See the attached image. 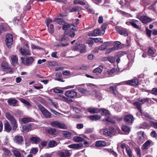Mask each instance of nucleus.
<instances>
[{
    "label": "nucleus",
    "mask_w": 157,
    "mask_h": 157,
    "mask_svg": "<svg viewBox=\"0 0 157 157\" xmlns=\"http://www.w3.org/2000/svg\"><path fill=\"white\" fill-rule=\"evenodd\" d=\"M22 63L26 66H30L33 63L34 59L31 56L27 57L25 58L21 57V58Z\"/></svg>",
    "instance_id": "obj_1"
},
{
    "label": "nucleus",
    "mask_w": 157,
    "mask_h": 157,
    "mask_svg": "<svg viewBox=\"0 0 157 157\" xmlns=\"http://www.w3.org/2000/svg\"><path fill=\"white\" fill-rule=\"evenodd\" d=\"M136 18L140 20L142 23L145 24L155 20L154 19L144 15L140 16L138 15L136 16Z\"/></svg>",
    "instance_id": "obj_2"
},
{
    "label": "nucleus",
    "mask_w": 157,
    "mask_h": 157,
    "mask_svg": "<svg viewBox=\"0 0 157 157\" xmlns=\"http://www.w3.org/2000/svg\"><path fill=\"white\" fill-rule=\"evenodd\" d=\"M50 125L53 127L59 128L63 129L67 128V126L65 124L58 121H54L51 122L50 123Z\"/></svg>",
    "instance_id": "obj_3"
},
{
    "label": "nucleus",
    "mask_w": 157,
    "mask_h": 157,
    "mask_svg": "<svg viewBox=\"0 0 157 157\" xmlns=\"http://www.w3.org/2000/svg\"><path fill=\"white\" fill-rule=\"evenodd\" d=\"M39 109L41 111L43 116L47 118H50L51 117V113L47 110L44 107L41 105H37Z\"/></svg>",
    "instance_id": "obj_4"
},
{
    "label": "nucleus",
    "mask_w": 157,
    "mask_h": 157,
    "mask_svg": "<svg viewBox=\"0 0 157 157\" xmlns=\"http://www.w3.org/2000/svg\"><path fill=\"white\" fill-rule=\"evenodd\" d=\"M6 43L8 48H10L13 42V36L11 34H8L6 36Z\"/></svg>",
    "instance_id": "obj_5"
},
{
    "label": "nucleus",
    "mask_w": 157,
    "mask_h": 157,
    "mask_svg": "<svg viewBox=\"0 0 157 157\" xmlns=\"http://www.w3.org/2000/svg\"><path fill=\"white\" fill-rule=\"evenodd\" d=\"M65 95L68 98H74L76 97L77 93L75 91L71 90L67 91L65 93Z\"/></svg>",
    "instance_id": "obj_6"
},
{
    "label": "nucleus",
    "mask_w": 157,
    "mask_h": 157,
    "mask_svg": "<svg viewBox=\"0 0 157 157\" xmlns=\"http://www.w3.org/2000/svg\"><path fill=\"white\" fill-rule=\"evenodd\" d=\"M114 132V129L113 128H109L103 129V133L106 136H111L113 135Z\"/></svg>",
    "instance_id": "obj_7"
},
{
    "label": "nucleus",
    "mask_w": 157,
    "mask_h": 157,
    "mask_svg": "<svg viewBox=\"0 0 157 157\" xmlns=\"http://www.w3.org/2000/svg\"><path fill=\"white\" fill-rule=\"evenodd\" d=\"M13 140L15 143L21 145L23 143L24 139L23 136L17 135L14 137Z\"/></svg>",
    "instance_id": "obj_8"
},
{
    "label": "nucleus",
    "mask_w": 157,
    "mask_h": 157,
    "mask_svg": "<svg viewBox=\"0 0 157 157\" xmlns=\"http://www.w3.org/2000/svg\"><path fill=\"white\" fill-rule=\"evenodd\" d=\"M25 49L24 48H21L20 50V52L21 54L23 55H31V53L30 52L29 50L28 44H26L25 46Z\"/></svg>",
    "instance_id": "obj_9"
},
{
    "label": "nucleus",
    "mask_w": 157,
    "mask_h": 157,
    "mask_svg": "<svg viewBox=\"0 0 157 157\" xmlns=\"http://www.w3.org/2000/svg\"><path fill=\"white\" fill-rule=\"evenodd\" d=\"M105 33V30H101L99 29H97L94 30L92 33H91L92 36H96L98 35H103Z\"/></svg>",
    "instance_id": "obj_10"
},
{
    "label": "nucleus",
    "mask_w": 157,
    "mask_h": 157,
    "mask_svg": "<svg viewBox=\"0 0 157 157\" xmlns=\"http://www.w3.org/2000/svg\"><path fill=\"white\" fill-rule=\"evenodd\" d=\"M71 154V153L68 150H64L60 151L59 153V157H69Z\"/></svg>",
    "instance_id": "obj_11"
},
{
    "label": "nucleus",
    "mask_w": 157,
    "mask_h": 157,
    "mask_svg": "<svg viewBox=\"0 0 157 157\" xmlns=\"http://www.w3.org/2000/svg\"><path fill=\"white\" fill-rule=\"evenodd\" d=\"M124 82L127 84H130L131 85L136 86L138 85V81L137 78L135 77L134 78V79L133 80L127 81Z\"/></svg>",
    "instance_id": "obj_12"
},
{
    "label": "nucleus",
    "mask_w": 157,
    "mask_h": 157,
    "mask_svg": "<svg viewBox=\"0 0 157 157\" xmlns=\"http://www.w3.org/2000/svg\"><path fill=\"white\" fill-rule=\"evenodd\" d=\"M107 144L106 142L104 140H98L95 142V146L97 147H103L105 146Z\"/></svg>",
    "instance_id": "obj_13"
},
{
    "label": "nucleus",
    "mask_w": 157,
    "mask_h": 157,
    "mask_svg": "<svg viewBox=\"0 0 157 157\" xmlns=\"http://www.w3.org/2000/svg\"><path fill=\"white\" fill-rule=\"evenodd\" d=\"M133 119V116L130 114L126 115L124 117L125 121L126 123L130 124L132 123Z\"/></svg>",
    "instance_id": "obj_14"
},
{
    "label": "nucleus",
    "mask_w": 157,
    "mask_h": 157,
    "mask_svg": "<svg viewBox=\"0 0 157 157\" xmlns=\"http://www.w3.org/2000/svg\"><path fill=\"white\" fill-rule=\"evenodd\" d=\"M83 146L82 143L72 144L68 146V147L70 148L78 149L81 148Z\"/></svg>",
    "instance_id": "obj_15"
},
{
    "label": "nucleus",
    "mask_w": 157,
    "mask_h": 157,
    "mask_svg": "<svg viewBox=\"0 0 157 157\" xmlns=\"http://www.w3.org/2000/svg\"><path fill=\"white\" fill-rule=\"evenodd\" d=\"M87 111L91 113H97L100 112V109L97 108L90 107L87 108Z\"/></svg>",
    "instance_id": "obj_16"
},
{
    "label": "nucleus",
    "mask_w": 157,
    "mask_h": 157,
    "mask_svg": "<svg viewBox=\"0 0 157 157\" xmlns=\"http://www.w3.org/2000/svg\"><path fill=\"white\" fill-rule=\"evenodd\" d=\"M78 90L80 93L84 95H88L91 94L90 92L86 89L79 88H78Z\"/></svg>",
    "instance_id": "obj_17"
},
{
    "label": "nucleus",
    "mask_w": 157,
    "mask_h": 157,
    "mask_svg": "<svg viewBox=\"0 0 157 157\" xmlns=\"http://www.w3.org/2000/svg\"><path fill=\"white\" fill-rule=\"evenodd\" d=\"M57 99L66 102H68L70 101H72V100L70 99L63 95H60L58 96Z\"/></svg>",
    "instance_id": "obj_18"
},
{
    "label": "nucleus",
    "mask_w": 157,
    "mask_h": 157,
    "mask_svg": "<svg viewBox=\"0 0 157 157\" xmlns=\"http://www.w3.org/2000/svg\"><path fill=\"white\" fill-rule=\"evenodd\" d=\"M139 21L138 20L132 19L129 22L133 27L136 29H139L140 28V27L139 26L136 25V24Z\"/></svg>",
    "instance_id": "obj_19"
},
{
    "label": "nucleus",
    "mask_w": 157,
    "mask_h": 157,
    "mask_svg": "<svg viewBox=\"0 0 157 157\" xmlns=\"http://www.w3.org/2000/svg\"><path fill=\"white\" fill-rule=\"evenodd\" d=\"M116 30L120 34L123 35L125 36L127 35V32L124 30L123 29L121 28L116 27Z\"/></svg>",
    "instance_id": "obj_20"
},
{
    "label": "nucleus",
    "mask_w": 157,
    "mask_h": 157,
    "mask_svg": "<svg viewBox=\"0 0 157 157\" xmlns=\"http://www.w3.org/2000/svg\"><path fill=\"white\" fill-rule=\"evenodd\" d=\"M4 128L5 130L7 132H10L11 129V127L8 122L6 121L4 123Z\"/></svg>",
    "instance_id": "obj_21"
},
{
    "label": "nucleus",
    "mask_w": 157,
    "mask_h": 157,
    "mask_svg": "<svg viewBox=\"0 0 157 157\" xmlns=\"http://www.w3.org/2000/svg\"><path fill=\"white\" fill-rule=\"evenodd\" d=\"M30 140L33 143L38 144L40 143L41 139L38 137L33 136L30 138Z\"/></svg>",
    "instance_id": "obj_22"
},
{
    "label": "nucleus",
    "mask_w": 157,
    "mask_h": 157,
    "mask_svg": "<svg viewBox=\"0 0 157 157\" xmlns=\"http://www.w3.org/2000/svg\"><path fill=\"white\" fill-rule=\"evenodd\" d=\"M103 66L102 65L99 66L95 69H94L93 72L94 73H101L102 72Z\"/></svg>",
    "instance_id": "obj_23"
},
{
    "label": "nucleus",
    "mask_w": 157,
    "mask_h": 157,
    "mask_svg": "<svg viewBox=\"0 0 157 157\" xmlns=\"http://www.w3.org/2000/svg\"><path fill=\"white\" fill-rule=\"evenodd\" d=\"M2 68L3 69H6L8 68L10 69V73L13 72V69L11 68L8 67L7 63L6 62L4 61L2 62L1 64Z\"/></svg>",
    "instance_id": "obj_24"
},
{
    "label": "nucleus",
    "mask_w": 157,
    "mask_h": 157,
    "mask_svg": "<svg viewBox=\"0 0 157 157\" xmlns=\"http://www.w3.org/2000/svg\"><path fill=\"white\" fill-rule=\"evenodd\" d=\"M11 64L13 65H15L17 64L18 63L17 57L15 55H13L11 57Z\"/></svg>",
    "instance_id": "obj_25"
},
{
    "label": "nucleus",
    "mask_w": 157,
    "mask_h": 157,
    "mask_svg": "<svg viewBox=\"0 0 157 157\" xmlns=\"http://www.w3.org/2000/svg\"><path fill=\"white\" fill-rule=\"evenodd\" d=\"M17 100L14 99H10L8 101V104L13 106H16L17 103Z\"/></svg>",
    "instance_id": "obj_26"
},
{
    "label": "nucleus",
    "mask_w": 157,
    "mask_h": 157,
    "mask_svg": "<svg viewBox=\"0 0 157 157\" xmlns=\"http://www.w3.org/2000/svg\"><path fill=\"white\" fill-rule=\"evenodd\" d=\"M53 21L56 22L59 24L62 25L64 24L65 22L63 19L61 18H55L53 20Z\"/></svg>",
    "instance_id": "obj_27"
},
{
    "label": "nucleus",
    "mask_w": 157,
    "mask_h": 157,
    "mask_svg": "<svg viewBox=\"0 0 157 157\" xmlns=\"http://www.w3.org/2000/svg\"><path fill=\"white\" fill-rule=\"evenodd\" d=\"M100 112H101V114L103 115L109 117V116L110 115L109 112L108 110L104 109H100Z\"/></svg>",
    "instance_id": "obj_28"
},
{
    "label": "nucleus",
    "mask_w": 157,
    "mask_h": 157,
    "mask_svg": "<svg viewBox=\"0 0 157 157\" xmlns=\"http://www.w3.org/2000/svg\"><path fill=\"white\" fill-rule=\"evenodd\" d=\"M32 119V118L29 117H23L21 118V121L22 123L25 124L31 121Z\"/></svg>",
    "instance_id": "obj_29"
},
{
    "label": "nucleus",
    "mask_w": 157,
    "mask_h": 157,
    "mask_svg": "<svg viewBox=\"0 0 157 157\" xmlns=\"http://www.w3.org/2000/svg\"><path fill=\"white\" fill-rule=\"evenodd\" d=\"M6 117L10 122L15 120V119L10 114L6 113L5 114Z\"/></svg>",
    "instance_id": "obj_30"
},
{
    "label": "nucleus",
    "mask_w": 157,
    "mask_h": 157,
    "mask_svg": "<svg viewBox=\"0 0 157 157\" xmlns=\"http://www.w3.org/2000/svg\"><path fill=\"white\" fill-rule=\"evenodd\" d=\"M101 118L100 116L98 115H94L90 116L89 117L90 119L92 121H96L100 119Z\"/></svg>",
    "instance_id": "obj_31"
},
{
    "label": "nucleus",
    "mask_w": 157,
    "mask_h": 157,
    "mask_svg": "<svg viewBox=\"0 0 157 157\" xmlns=\"http://www.w3.org/2000/svg\"><path fill=\"white\" fill-rule=\"evenodd\" d=\"M151 142L149 141H147L142 146V150H144L148 148V146L150 145Z\"/></svg>",
    "instance_id": "obj_32"
},
{
    "label": "nucleus",
    "mask_w": 157,
    "mask_h": 157,
    "mask_svg": "<svg viewBox=\"0 0 157 157\" xmlns=\"http://www.w3.org/2000/svg\"><path fill=\"white\" fill-rule=\"evenodd\" d=\"M57 145V143L55 141L51 140H50L48 143V146L50 147H53Z\"/></svg>",
    "instance_id": "obj_33"
},
{
    "label": "nucleus",
    "mask_w": 157,
    "mask_h": 157,
    "mask_svg": "<svg viewBox=\"0 0 157 157\" xmlns=\"http://www.w3.org/2000/svg\"><path fill=\"white\" fill-rule=\"evenodd\" d=\"M122 130L126 132V134L128 133L130 131V128L125 125H123L121 127Z\"/></svg>",
    "instance_id": "obj_34"
},
{
    "label": "nucleus",
    "mask_w": 157,
    "mask_h": 157,
    "mask_svg": "<svg viewBox=\"0 0 157 157\" xmlns=\"http://www.w3.org/2000/svg\"><path fill=\"white\" fill-rule=\"evenodd\" d=\"M63 135L65 138H67L68 139L71 138V133L68 131H63Z\"/></svg>",
    "instance_id": "obj_35"
},
{
    "label": "nucleus",
    "mask_w": 157,
    "mask_h": 157,
    "mask_svg": "<svg viewBox=\"0 0 157 157\" xmlns=\"http://www.w3.org/2000/svg\"><path fill=\"white\" fill-rule=\"evenodd\" d=\"M24 131H28L31 130L32 129V124H27L24 125L23 127Z\"/></svg>",
    "instance_id": "obj_36"
},
{
    "label": "nucleus",
    "mask_w": 157,
    "mask_h": 157,
    "mask_svg": "<svg viewBox=\"0 0 157 157\" xmlns=\"http://www.w3.org/2000/svg\"><path fill=\"white\" fill-rule=\"evenodd\" d=\"M119 69L118 68H113L110 70L109 71H107V73L109 75H111L113 74L116 71H117V72H119Z\"/></svg>",
    "instance_id": "obj_37"
},
{
    "label": "nucleus",
    "mask_w": 157,
    "mask_h": 157,
    "mask_svg": "<svg viewBox=\"0 0 157 157\" xmlns=\"http://www.w3.org/2000/svg\"><path fill=\"white\" fill-rule=\"evenodd\" d=\"M133 105L138 109L140 113H142V111L140 107L141 104L138 102H135L133 103Z\"/></svg>",
    "instance_id": "obj_38"
},
{
    "label": "nucleus",
    "mask_w": 157,
    "mask_h": 157,
    "mask_svg": "<svg viewBox=\"0 0 157 157\" xmlns=\"http://www.w3.org/2000/svg\"><path fill=\"white\" fill-rule=\"evenodd\" d=\"M73 140L74 141L76 142H82L84 140V139L83 138L78 136L74 137L73 138Z\"/></svg>",
    "instance_id": "obj_39"
},
{
    "label": "nucleus",
    "mask_w": 157,
    "mask_h": 157,
    "mask_svg": "<svg viewBox=\"0 0 157 157\" xmlns=\"http://www.w3.org/2000/svg\"><path fill=\"white\" fill-rule=\"evenodd\" d=\"M2 149L4 152L3 155L6 154L8 156H10L11 155V152L7 149L5 148H2Z\"/></svg>",
    "instance_id": "obj_40"
},
{
    "label": "nucleus",
    "mask_w": 157,
    "mask_h": 157,
    "mask_svg": "<svg viewBox=\"0 0 157 157\" xmlns=\"http://www.w3.org/2000/svg\"><path fill=\"white\" fill-rule=\"evenodd\" d=\"M47 131L48 133L51 135L56 134V129L54 128H49L47 129Z\"/></svg>",
    "instance_id": "obj_41"
},
{
    "label": "nucleus",
    "mask_w": 157,
    "mask_h": 157,
    "mask_svg": "<svg viewBox=\"0 0 157 157\" xmlns=\"http://www.w3.org/2000/svg\"><path fill=\"white\" fill-rule=\"evenodd\" d=\"M121 44V43L119 41L115 42L113 47L115 48L116 50H118L121 48L120 46Z\"/></svg>",
    "instance_id": "obj_42"
},
{
    "label": "nucleus",
    "mask_w": 157,
    "mask_h": 157,
    "mask_svg": "<svg viewBox=\"0 0 157 157\" xmlns=\"http://www.w3.org/2000/svg\"><path fill=\"white\" fill-rule=\"evenodd\" d=\"M81 10V8L79 6H75L73 7L70 10V11L71 12H73L76 11H78Z\"/></svg>",
    "instance_id": "obj_43"
},
{
    "label": "nucleus",
    "mask_w": 157,
    "mask_h": 157,
    "mask_svg": "<svg viewBox=\"0 0 157 157\" xmlns=\"http://www.w3.org/2000/svg\"><path fill=\"white\" fill-rule=\"evenodd\" d=\"M101 94L98 91L96 90H94L93 91L92 95L96 97H98L101 96Z\"/></svg>",
    "instance_id": "obj_44"
},
{
    "label": "nucleus",
    "mask_w": 157,
    "mask_h": 157,
    "mask_svg": "<svg viewBox=\"0 0 157 157\" xmlns=\"http://www.w3.org/2000/svg\"><path fill=\"white\" fill-rule=\"evenodd\" d=\"M12 125V129L13 130H15L17 127V124L16 120L11 122Z\"/></svg>",
    "instance_id": "obj_45"
},
{
    "label": "nucleus",
    "mask_w": 157,
    "mask_h": 157,
    "mask_svg": "<svg viewBox=\"0 0 157 157\" xmlns=\"http://www.w3.org/2000/svg\"><path fill=\"white\" fill-rule=\"evenodd\" d=\"M125 150L127 153L129 157H132V153L130 147L127 146V147H126Z\"/></svg>",
    "instance_id": "obj_46"
},
{
    "label": "nucleus",
    "mask_w": 157,
    "mask_h": 157,
    "mask_svg": "<svg viewBox=\"0 0 157 157\" xmlns=\"http://www.w3.org/2000/svg\"><path fill=\"white\" fill-rule=\"evenodd\" d=\"M80 47V51L81 53H82L86 52V46L84 44H81L79 45Z\"/></svg>",
    "instance_id": "obj_47"
},
{
    "label": "nucleus",
    "mask_w": 157,
    "mask_h": 157,
    "mask_svg": "<svg viewBox=\"0 0 157 157\" xmlns=\"http://www.w3.org/2000/svg\"><path fill=\"white\" fill-rule=\"evenodd\" d=\"M63 25V30H67L68 29H69L70 27V25L65 22H64V24Z\"/></svg>",
    "instance_id": "obj_48"
},
{
    "label": "nucleus",
    "mask_w": 157,
    "mask_h": 157,
    "mask_svg": "<svg viewBox=\"0 0 157 157\" xmlns=\"http://www.w3.org/2000/svg\"><path fill=\"white\" fill-rule=\"evenodd\" d=\"M13 152L14 154V155L16 157H22L20 152L14 150L13 151Z\"/></svg>",
    "instance_id": "obj_49"
},
{
    "label": "nucleus",
    "mask_w": 157,
    "mask_h": 157,
    "mask_svg": "<svg viewBox=\"0 0 157 157\" xmlns=\"http://www.w3.org/2000/svg\"><path fill=\"white\" fill-rule=\"evenodd\" d=\"M149 99L148 98H145L140 99L139 100V101L140 102L141 105L144 104L145 102H147L149 101Z\"/></svg>",
    "instance_id": "obj_50"
},
{
    "label": "nucleus",
    "mask_w": 157,
    "mask_h": 157,
    "mask_svg": "<svg viewBox=\"0 0 157 157\" xmlns=\"http://www.w3.org/2000/svg\"><path fill=\"white\" fill-rule=\"evenodd\" d=\"M48 30L49 32L52 34L53 33L54 31V27L52 24H51L49 27L48 26Z\"/></svg>",
    "instance_id": "obj_51"
},
{
    "label": "nucleus",
    "mask_w": 157,
    "mask_h": 157,
    "mask_svg": "<svg viewBox=\"0 0 157 157\" xmlns=\"http://www.w3.org/2000/svg\"><path fill=\"white\" fill-rule=\"evenodd\" d=\"M53 92L56 93H60V94H63V91L60 90L57 88H55L53 89Z\"/></svg>",
    "instance_id": "obj_52"
},
{
    "label": "nucleus",
    "mask_w": 157,
    "mask_h": 157,
    "mask_svg": "<svg viewBox=\"0 0 157 157\" xmlns=\"http://www.w3.org/2000/svg\"><path fill=\"white\" fill-rule=\"evenodd\" d=\"M116 50V49H115V48L113 47L112 48H109V49H107L106 50V53L107 54H109L110 53V52L115 51Z\"/></svg>",
    "instance_id": "obj_53"
},
{
    "label": "nucleus",
    "mask_w": 157,
    "mask_h": 157,
    "mask_svg": "<svg viewBox=\"0 0 157 157\" xmlns=\"http://www.w3.org/2000/svg\"><path fill=\"white\" fill-rule=\"evenodd\" d=\"M107 47V44H104L101 46H100L98 48V49L100 50H105Z\"/></svg>",
    "instance_id": "obj_54"
},
{
    "label": "nucleus",
    "mask_w": 157,
    "mask_h": 157,
    "mask_svg": "<svg viewBox=\"0 0 157 157\" xmlns=\"http://www.w3.org/2000/svg\"><path fill=\"white\" fill-rule=\"evenodd\" d=\"M58 40L59 41H62L65 40H67V38L66 37L65 35H62L61 36H59Z\"/></svg>",
    "instance_id": "obj_55"
},
{
    "label": "nucleus",
    "mask_w": 157,
    "mask_h": 157,
    "mask_svg": "<svg viewBox=\"0 0 157 157\" xmlns=\"http://www.w3.org/2000/svg\"><path fill=\"white\" fill-rule=\"evenodd\" d=\"M92 39L94 40V41L96 43H97L98 42L102 43L103 42L102 39L100 38H92Z\"/></svg>",
    "instance_id": "obj_56"
},
{
    "label": "nucleus",
    "mask_w": 157,
    "mask_h": 157,
    "mask_svg": "<svg viewBox=\"0 0 157 157\" xmlns=\"http://www.w3.org/2000/svg\"><path fill=\"white\" fill-rule=\"evenodd\" d=\"M69 45V44L67 43L66 44H56V43L54 44V45L55 46L58 47H65Z\"/></svg>",
    "instance_id": "obj_57"
},
{
    "label": "nucleus",
    "mask_w": 157,
    "mask_h": 157,
    "mask_svg": "<svg viewBox=\"0 0 157 157\" xmlns=\"http://www.w3.org/2000/svg\"><path fill=\"white\" fill-rule=\"evenodd\" d=\"M38 151V149L37 148H32L31 150L30 153L33 154H36Z\"/></svg>",
    "instance_id": "obj_58"
},
{
    "label": "nucleus",
    "mask_w": 157,
    "mask_h": 157,
    "mask_svg": "<svg viewBox=\"0 0 157 157\" xmlns=\"http://www.w3.org/2000/svg\"><path fill=\"white\" fill-rule=\"evenodd\" d=\"M20 101L26 104L27 105H29V106H30V103L28 101H26V100H25L24 99L21 98L20 99Z\"/></svg>",
    "instance_id": "obj_59"
},
{
    "label": "nucleus",
    "mask_w": 157,
    "mask_h": 157,
    "mask_svg": "<svg viewBox=\"0 0 157 157\" xmlns=\"http://www.w3.org/2000/svg\"><path fill=\"white\" fill-rule=\"evenodd\" d=\"M135 149L136 152V153L137 155L139 157H140L141 156V154L140 148H139L136 147L135 148Z\"/></svg>",
    "instance_id": "obj_60"
},
{
    "label": "nucleus",
    "mask_w": 157,
    "mask_h": 157,
    "mask_svg": "<svg viewBox=\"0 0 157 157\" xmlns=\"http://www.w3.org/2000/svg\"><path fill=\"white\" fill-rule=\"evenodd\" d=\"M150 124L154 128L157 129V122H154L153 121H151L150 122Z\"/></svg>",
    "instance_id": "obj_61"
},
{
    "label": "nucleus",
    "mask_w": 157,
    "mask_h": 157,
    "mask_svg": "<svg viewBox=\"0 0 157 157\" xmlns=\"http://www.w3.org/2000/svg\"><path fill=\"white\" fill-rule=\"evenodd\" d=\"M116 86H111L109 87V89L110 90L112 91L113 94L114 95H116V94L115 93V91H116Z\"/></svg>",
    "instance_id": "obj_62"
},
{
    "label": "nucleus",
    "mask_w": 157,
    "mask_h": 157,
    "mask_svg": "<svg viewBox=\"0 0 157 157\" xmlns=\"http://www.w3.org/2000/svg\"><path fill=\"white\" fill-rule=\"evenodd\" d=\"M105 121H108V122H111L113 124L115 123V121L113 120V119H111V118H110L109 117L106 118L105 119Z\"/></svg>",
    "instance_id": "obj_63"
},
{
    "label": "nucleus",
    "mask_w": 157,
    "mask_h": 157,
    "mask_svg": "<svg viewBox=\"0 0 157 157\" xmlns=\"http://www.w3.org/2000/svg\"><path fill=\"white\" fill-rule=\"evenodd\" d=\"M49 101L56 108H57L58 107V104L57 102H53L51 99H50Z\"/></svg>",
    "instance_id": "obj_64"
}]
</instances>
